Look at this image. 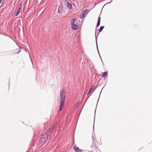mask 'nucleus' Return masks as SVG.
<instances>
[{
  "label": "nucleus",
  "mask_w": 152,
  "mask_h": 152,
  "mask_svg": "<svg viewBox=\"0 0 152 152\" xmlns=\"http://www.w3.org/2000/svg\"><path fill=\"white\" fill-rule=\"evenodd\" d=\"M94 85L92 86L91 87V88L89 90V91H88L87 94V95L88 94H89L91 92L92 89H94Z\"/></svg>",
  "instance_id": "nucleus-16"
},
{
  "label": "nucleus",
  "mask_w": 152,
  "mask_h": 152,
  "mask_svg": "<svg viewBox=\"0 0 152 152\" xmlns=\"http://www.w3.org/2000/svg\"><path fill=\"white\" fill-rule=\"evenodd\" d=\"M82 61V59H81V61Z\"/></svg>",
  "instance_id": "nucleus-30"
},
{
  "label": "nucleus",
  "mask_w": 152,
  "mask_h": 152,
  "mask_svg": "<svg viewBox=\"0 0 152 152\" xmlns=\"http://www.w3.org/2000/svg\"><path fill=\"white\" fill-rule=\"evenodd\" d=\"M2 1V0H0V4H1Z\"/></svg>",
  "instance_id": "nucleus-25"
},
{
  "label": "nucleus",
  "mask_w": 152,
  "mask_h": 152,
  "mask_svg": "<svg viewBox=\"0 0 152 152\" xmlns=\"http://www.w3.org/2000/svg\"><path fill=\"white\" fill-rule=\"evenodd\" d=\"M80 102H77V104H76V107H77L78 106L79 104V103Z\"/></svg>",
  "instance_id": "nucleus-20"
},
{
  "label": "nucleus",
  "mask_w": 152,
  "mask_h": 152,
  "mask_svg": "<svg viewBox=\"0 0 152 152\" xmlns=\"http://www.w3.org/2000/svg\"><path fill=\"white\" fill-rule=\"evenodd\" d=\"M22 3H21L20 5V7H20V10H21V6H22Z\"/></svg>",
  "instance_id": "nucleus-21"
},
{
  "label": "nucleus",
  "mask_w": 152,
  "mask_h": 152,
  "mask_svg": "<svg viewBox=\"0 0 152 152\" xmlns=\"http://www.w3.org/2000/svg\"><path fill=\"white\" fill-rule=\"evenodd\" d=\"M76 19L75 18H73L71 20V25L72 24H75V21H76Z\"/></svg>",
  "instance_id": "nucleus-14"
},
{
  "label": "nucleus",
  "mask_w": 152,
  "mask_h": 152,
  "mask_svg": "<svg viewBox=\"0 0 152 152\" xmlns=\"http://www.w3.org/2000/svg\"><path fill=\"white\" fill-rule=\"evenodd\" d=\"M112 1H113V0H111V1H110V2L107 3L106 4H105V5L107 4H108L110 3H111L112 2Z\"/></svg>",
  "instance_id": "nucleus-19"
},
{
  "label": "nucleus",
  "mask_w": 152,
  "mask_h": 152,
  "mask_svg": "<svg viewBox=\"0 0 152 152\" xmlns=\"http://www.w3.org/2000/svg\"><path fill=\"white\" fill-rule=\"evenodd\" d=\"M97 36H96V32H95V40H96V48H97V50H98V52L99 55H100V54H99V51L98 50V45H97Z\"/></svg>",
  "instance_id": "nucleus-12"
},
{
  "label": "nucleus",
  "mask_w": 152,
  "mask_h": 152,
  "mask_svg": "<svg viewBox=\"0 0 152 152\" xmlns=\"http://www.w3.org/2000/svg\"><path fill=\"white\" fill-rule=\"evenodd\" d=\"M84 60H86V59H83V62H82V66H91L92 65L91 63L89 62H84Z\"/></svg>",
  "instance_id": "nucleus-5"
},
{
  "label": "nucleus",
  "mask_w": 152,
  "mask_h": 152,
  "mask_svg": "<svg viewBox=\"0 0 152 152\" xmlns=\"http://www.w3.org/2000/svg\"><path fill=\"white\" fill-rule=\"evenodd\" d=\"M21 51V50H19L17 53V54H18Z\"/></svg>",
  "instance_id": "nucleus-23"
},
{
  "label": "nucleus",
  "mask_w": 152,
  "mask_h": 152,
  "mask_svg": "<svg viewBox=\"0 0 152 152\" xmlns=\"http://www.w3.org/2000/svg\"><path fill=\"white\" fill-rule=\"evenodd\" d=\"M53 127H51L49 131L44 134H41L39 137V140L41 142H45L47 141L48 137L53 132Z\"/></svg>",
  "instance_id": "nucleus-2"
},
{
  "label": "nucleus",
  "mask_w": 152,
  "mask_h": 152,
  "mask_svg": "<svg viewBox=\"0 0 152 152\" xmlns=\"http://www.w3.org/2000/svg\"><path fill=\"white\" fill-rule=\"evenodd\" d=\"M60 98L61 102L59 107V110L61 111L64 106L65 101V91L63 88H62L61 90Z\"/></svg>",
  "instance_id": "nucleus-3"
},
{
  "label": "nucleus",
  "mask_w": 152,
  "mask_h": 152,
  "mask_svg": "<svg viewBox=\"0 0 152 152\" xmlns=\"http://www.w3.org/2000/svg\"><path fill=\"white\" fill-rule=\"evenodd\" d=\"M73 149L75 152H82L83 151L82 149H80L79 148L77 147L76 145L73 147Z\"/></svg>",
  "instance_id": "nucleus-6"
},
{
  "label": "nucleus",
  "mask_w": 152,
  "mask_h": 152,
  "mask_svg": "<svg viewBox=\"0 0 152 152\" xmlns=\"http://www.w3.org/2000/svg\"><path fill=\"white\" fill-rule=\"evenodd\" d=\"M100 21H101V17L99 15L98 17V20L97 21V24L96 26V27H98L100 25Z\"/></svg>",
  "instance_id": "nucleus-10"
},
{
  "label": "nucleus",
  "mask_w": 152,
  "mask_h": 152,
  "mask_svg": "<svg viewBox=\"0 0 152 152\" xmlns=\"http://www.w3.org/2000/svg\"><path fill=\"white\" fill-rule=\"evenodd\" d=\"M93 130H94V125H93Z\"/></svg>",
  "instance_id": "nucleus-27"
},
{
  "label": "nucleus",
  "mask_w": 152,
  "mask_h": 152,
  "mask_svg": "<svg viewBox=\"0 0 152 152\" xmlns=\"http://www.w3.org/2000/svg\"><path fill=\"white\" fill-rule=\"evenodd\" d=\"M53 127H51L49 131L44 134H41L39 137V140L41 142H45L47 141L48 137L53 132Z\"/></svg>",
  "instance_id": "nucleus-1"
},
{
  "label": "nucleus",
  "mask_w": 152,
  "mask_h": 152,
  "mask_svg": "<svg viewBox=\"0 0 152 152\" xmlns=\"http://www.w3.org/2000/svg\"><path fill=\"white\" fill-rule=\"evenodd\" d=\"M95 113L96 112V110H95Z\"/></svg>",
  "instance_id": "nucleus-32"
},
{
  "label": "nucleus",
  "mask_w": 152,
  "mask_h": 152,
  "mask_svg": "<svg viewBox=\"0 0 152 152\" xmlns=\"http://www.w3.org/2000/svg\"><path fill=\"white\" fill-rule=\"evenodd\" d=\"M107 75V72H105L102 73V76L104 78H105Z\"/></svg>",
  "instance_id": "nucleus-15"
},
{
  "label": "nucleus",
  "mask_w": 152,
  "mask_h": 152,
  "mask_svg": "<svg viewBox=\"0 0 152 152\" xmlns=\"http://www.w3.org/2000/svg\"><path fill=\"white\" fill-rule=\"evenodd\" d=\"M64 2H66V3L67 4V2H69V1H67V0H64Z\"/></svg>",
  "instance_id": "nucleus-22"
},
{
  "label": "nucleus",
  "mask_w": 152,
  "mask_h": 152,
  "mask_svg": "<svg viewBox=\"0 0 152 152\" xmlns=\"http://www.w3.org/2000/svg\"><path fill=\"white\" fill-rule=\"evenodd\" d=\"M112 1H113V0H111V1H110V2L107 3L106 4H105V5L107 4H108L110 3H111L112 2Z\"/></svg>",
  "instance_id": "nucleus-18"
},
{
  "label": "nucleus",
  "mask_w": 152,
  "mask_h": 152,
  "mask_svg": "<svg viewBox=\"0 0 152 152\" xmlns=\"http://www.w3.org/2000/svg\"><path fill=\"white\" fill-rule=\"evenodd\" d=\"M78 25L77 24H73L71 25V28L74 30H76L78 29Z\"/></svg>",
  "instance_id": "nucleus-7"
},
{
  "label": "nucleus",
  "mask_w": 152,
  "mask_h": 152,
  "mask_svg": "<svg viewBox=\"0 0 152 152\" xmlns=\"http://www.w3.org/2000/svg\"><path fill=\"white\" fill-rule=\"evenodd\" d=\"M72 3L71 2H67V7L69 10H71L72 9Z\"/></svg>",
  "instance_id": "nucleus-9"
},
{
  "label": "nucleus",
  "mask_w": 152,
  "mask_h": 152,
  "mask_svg": "<svg viewBox=\"0 0 152 152\" xmlns=\"http://www.w3.org/2000/svg\"><path fill=\"white\" fill-rule=\"evenodd\" d=\"M100 96V94L99 95V98L98 99V100L97 102H98V101H99V98Z\"/></svg>",
  "instance_id": "nucleus-26"
},
{
  "label": "nucleus",
  "mask_w": 152,
  "mask_h": 152,
  "mask_svg": "<svg viewBox=\"0 0 152 152\" xmlns=\"http://www.w3.org/2000/svg\"><path fill=\"white\" fill-rule=\"evenodd\" d=\"M10 37V38L11 39H12V40H13L14 42H15V41L13 39L12 37Z\"/></svg>",
  "instance_id": "nucleus-24"
},
{
  "label": "nucleus",
  "mask_w": 152,
  "mask_h": 152,
  "mask_svg": "<svg viewBox=\"0 0 152 152\" xmlns=\"http://www.w3.org/2000/svg\"><path fill=\"white\" fill-rule=\"evenodd\" d=\"M85 58H86V56H85Z\"/></svg>",
  "instance_id": "nucleus-31"
},
{
  "label": "nucleus",
  "mask_w": 152,
  "mask_h": 152,
  "mask_svg": "<svg viewBox=\"0 0 152 152\" xmlns=\"http://www.w3.org/2000/svg\"><path fill=\"white\" fill-rule=\"evenodd\" d=\"M102 91V90H101V92H100V94H101V92Z\"/></svg>",
  "instance_id": "nucleus-29"
},
{
  "label": "nucleus",
  "mask_w": 152,
  "mask_h": 152,
  "mask_svg": "<svg viewBox=\"0 0 152 152\" xmlns=\"http://www.w3.org/2000/svg\"><path fill=\"white\" fill-rule=\"evenodd\" d=\"M94 134H92V140H93V142H94Z\"/></svg>",
  "instance_id": "nucleus-17"
},
{
  "label": "nucleus",
  "mask_w": 152,
  "mask_h": 152,
  "mask_svg": "<svg viewBox=\"0 0 152 152\" xmlns=\"http://www.w3.org/2000/svg\"><path fill=\"white\" fill-rule=\"evenodd\" d=\"M20 8L19 7L18 9V10H17L16 12V13L15 16H17L20 13Z\"/></svg>",
  "instance_id": "nucleus-11"
},
{
  "label": "nucleus",
  "mask_w": 152,
  "mask_h": 152,
  "mask_svg": "<svg viewBox=\"0 0 152 152\" xmlns=\"http://www.w3.org/2000/svg\"><path fill=\"white\" fill-rule=\"evenodd\" d=\"M89 11L87 9H85L82 12V15H80V17L81 19H83L86 16L87 14L89 12Z\"/></svg>",
  "instance_id": "nucleus-4"
},
{
  "label": "nucleus",
  "mask_w": 152,
  "mask_h": 152,
  "mask_svg": "<svg viewBox=\"0 0 152 152\" xmlns=\"http://www.w3.org/2000/svg\"><path fill=\"white\" fill-rule=\"evenodd\" d=\"M89 152H94V151H89Z\"/></svg>",
  "instance_id": "nucleus-28"
},
{
  "label": "nucleus",
  "mask_w": 152,
  "mask_h": 152,
  "mask_svg": "<svg viewBox=\"0 0 152 152\" xmlns=\"http://www.w3.org/2000/svg\"><path fill=\"white\" fill-rule=\"evenodd\" d=\"M63 7V5L62 3L60 2L58 6V12L59 14L60 13L62 10Z\"/></svg>",
  "instance_id": "nucleus-8"
},
{
  "label": "nucleus",
  "mask_w": 152,
  "mask_h": 152,
  "mask_svg": "<svg viewBox=\"0 0 152 152\" xmlns=\"http://www.w3.org/2000/svg\"><path fill=\"white\" fill-rule=\"evenodd\" d=\"M104 26H101L100 27V28L99 29V32L97 33V35H98L99 33L102 31V30L104 29Z\"/></svg>",
  "instance_id": "nucleus-13"
}]
</instances>
